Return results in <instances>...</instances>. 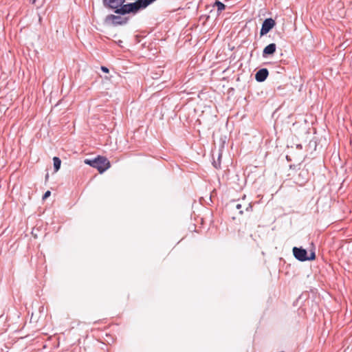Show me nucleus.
<instances>
[{"instance_id": "f257e3e1", "label": "nucleus", "mask_w": 352, "mask_h": 352, "mask_svg": "<svg viewBox=\"0 0 352 352\" xmlns=\"http://www.w3.org/2000/svg\"><path fill=\"white\" fill-rule=\"evenodd\" d=\"M85 163L97 168L100 173L107 170L111 166L109 161L106 157L102 156H98L93 160L86 159L85 160Z\"/></svg>"}, {"instance_id": "f03ea898", "label": "nucleus", "mask_w": 352, "mask_h": 352, "mask_svg": "<svg viewBox=\"0 0 352 352\" xmlns=\"http://www.w3.org/2000/svg\"><path fill=\"white\" fill-rule=\"evenodd\" d=\"M293 254L295 258L300 261H312L316 258L315 252H312L310 256H308L307 250L302 248L294 247Z\"/></svg>"}, {"instance_id": "7ed1b4c3", "label": "nucleus", "mask_w": 352, "mask_h": 352, "mask_svg": "<svg viewBox=\"0 0 352 352\" xmlns=\"http://www.w3.org/2000/svg\"><path fill=\"white\" fill-rule=\"evenodd\" d=\"M139 11L136 2L129 3H122L121 7L115 10V13L120 15H125L126 14H135Z\"/></svg>"}, {"instance_id": "20e7f679", "label": "nucleus", "mask_w": 352, "mask_h": 352, "mask_svg": "<svg viewBox=\"0 0 352 352\" xmlns=\"http://www.w3.org/2000/svg\"><path fill=\"white\" fill-rule=\"evenodd\" d=\"M129 18L119 15L109 14L106 16L105 22L111 23L113 25H122L127 23Z\"/></svg>"}, {"instance_id": "39448f33", "label": "nucleus", "mask_w": 352, "mask_h": 352, "mask_svg": "<svg viewBox=\"0 0 352 352\" xmlns=\"http://www.w3.org/2000/svg\"><path fill=\"white\" fill-rule=\"evenodd\" d=\"M276 25L275 21L272 18H268L263 22L260 31V36H263L267 34Z\"/></svg>"}, {"instance_id": "423d86ee", "label": "nucleus", "mask_w": 352, "mask_h": 352, "mask_svg": "<svg viewBox=\"0 0 352 352\" xmlns=\"http://www.w3.org/2000/svg\"><path fill=\"white\" fill-rule=\"evenodd\" d=\"M126 0H103V6L109 9L116 10L119 9L122 4L125 3Z\"/></svg>"}, {"instance_id": "0eeeda50", "label": "nucleus", "mask_w": 352, "mask_h": 352, "mask_svg": "<svg viewBox=\"0 0 352 352\" xmlns=\"http://www.w3.org/2000/svg\"><path fill=\"white\" fill-rule=\"evenodd\" d=\"M269 74L268 70L266 68L259 69L255 74V79L258 82H263L267 78Z\"/></svg>"}, {"instance_id": "6e6552de", "label": "nucleus", "mask_w": 352, "mask_h": 352, "mask_svg": "<svg viewBox=\"0 0 352 352\" xmlns=\"http://www.w3.org/2000/svg\"><path fill=\"white\" fill-rule=\"evenodd\" d=\"M276 45L275 43H270L267 45L263 51V56L266 57L269 55H272L276 52Z\"/></svg>"}, {"instance_id": "1a4fd4ad", "label": "nucleus", "mask_w": 352, "mask_h": 352, "mask_svg": "<svg viewBox=\"0 0 352 352\" xmlns=\"http://www.w3.org/2000/svg\"><path fill=\"white\" fill-rule=\"evenodd\" d=\"M156 0H138L136 1V4L138 8V10L144 9L149 6L151 3H153Z\"/></svg>"}, {"instance_id": "9d476101", "label": "nucleus", "mask_w": 352, "mask_h": 352, "mask_svg": "<svg viewBox=\"0 0 352 352\" xmlns=\"http://www.w3.org/2000/svg\"><path fill=\"white\" fill-rule=\"evenodd\" d=\"M53 162H54V171L57 172L60 169V168L61 160H60L59 157H54L53 158Z\"/></svg>"}, {"instance_id": "9b49d317", "label": "nucleus", "mask_w": 352, "mask_h": 352, "mask_svg": "<svg viewBox=\"0 0 352 352\" xmlns=\"http://www.w3.org/2000/svg\"><path fill=\"white\" fill-rule=\"evenodd\" d=\"M214 5L217 6L218 12H221L226 8L225 5L223 3H221V1H217L215 2Z\"/></svg>"}, {"instance_id": "f8f14e48", "label": "nucleus", "mask_w": 352, "mask_h": 352, "mask_svg": "<svg viewBox=\"0 0 352 352\" xmlns=\"http://www.w3.org/2000/svg\"><path fill=\"white\" fill-rule=\"evenodd\" d=\"M51 195V192L50 190H47L45 192V194L43 196V199H46L48 198Z\"/></svg>"}, {"instance_id": "ddd939ff", "label": "nucleus", "mask_w": 352, "mask_h": 352, "mask_svg": "<svg viewBox=\"0 0 352 352\" xmlns=\"http://www.w3.org/2000/svg\"><path fill=\"white\" fill-rule=\"evenodd\" d=\"M241 207H242V206H241V204H237L236 205V208L237 210H241ZM239 213H240L241 214H242L243 212V211H242V210H239Z\"/></svg>"}, {"instance_id": "4468645a", "label": "nucleus", "mask_w": 352, "mask_h": 352, "mask_svg": "<svg viewBox=\"0 0 352 352\" xmlns=\"http://www.w3.org/2000/svg\"><path fill=\"white\" fill-rule=\"evenodd\" d=\"M101 70L105 73H108L109 72V69L104 66H102L101 67Z\"/></svg>"}, {"instance_id": "2eb2a0df", "label": "nucleus", "mask_w": 352, "mask_h": 352, "mask_svg": "<svg viewBox=\"0 0 352 352\" xmlns=\"http://www.w3.org/2000/svg\"><path fill=\"white\" fill-rule=\"evenodd\" d=\"M251 209H252V206H251V204H248V207L246 208V210H251Z\"/></svg>"}, {"instance_id": "dca6fc26", "label": "nucleus", "mask_w": 352, "mask_h": 352, "mask_svg": "<svg viewBox=\"0 0 352 352\" xmlns=\"http://www.w3.org/2000/svg\"><path fill=\"white\" fill-rule=\"evenodd\" d=\"M214 167H215V168H217L219 166V164H217L216 162H214Z\"/></svg>"}, {"instance_id": "f3484780", "label": "nucleus", "mask_w": 352, "mask_h": 352, "mask_svg": "<svg viewBox=\"0 0 352 352\" xmlns=\"http://www.w3.org/2000/svg\"><path fill=\"white\" fill-rule=\"evenodd\" d=\"M297 148H302V146H301V144H298V145H297Z\"/></svg>"}, {"instance_id": "a211bd4d", "label": "nucleus", "mask_w": 352, "mask_h": 352, "mask_svg": "<svg viewBox=\"0 0 352 352\" xmlns=\"http://www.w3.org/2000/svg\"><path fill=\"white\" fill-rule=\"evenodd\" d=\"M48 177H49V175H48V174H47V175H45V180H47V179H48Z\"/></svg>"}, {"instance_id": "6ab92c4d", "label": "nucleus", "mask_w": 352, "mask_h": 352, "mask_svg": "<svg viewBox=\"0 0 352 352\" xmlns=\"http://www.w3.org/2000/svg\"><path fill=\"white\" fill-rule=\"evenodd\" d=\"M35 1V0H33V3Z\"/></svg>"}]
</instances>
